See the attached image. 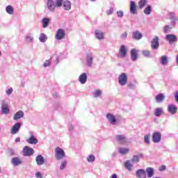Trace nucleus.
Here are the masks:
<instances>
[{
	"mask_svg": "<svg viewBox=\"0 0 178 178\" xmlns=\"http://www.w3.org/2000/svg\"><path fill=\"white\" fill-rule=\"evenodd\" d=\"M124 167L128 172H131L133 170V164H131V161L130 160H127L124 163Z\"/></svg>",
	"mask_w": 178,
	"mask_h": 178,
	"instance_id": "obj_31",
	"label": "nucleus"
},
{
	"mask_svg": "<svg viewBox=\"0 0 178 178\" xmlns=\"http://www.w3.org/2000/svg\"><path fill=\"white\" fill-rule=\"evenodd\" d=\"M124 15V13H123V11H122V10L117 11L118 17H120V19H122V17H123Z\"/></svg>",
	"mask_w": 178,
	"mask_h": 178,
	"instance_id": "obj_48",
	"label": "nucleus"
},
{
	"mask_svg": "<svg viewBox=\"0 0 178 178\" xmlns=\"http://www.w3.org/2000/svg\"><path fill=\"white\" fill-rule=\"evenodd\" d=\"M136 176L138 178H147V174L145 173V170L143 169H139L136 170Z\"/></svg>",
	"mask_w": 178,
	"mask_h": 178,
	"instance_id": "obj_21",
	"label": "nucleus"
},
{
	"mask_svg": "<svg viewBox=\"0 0 178 178\" xmlns=\"http://www.w3.org/2000/svg\"><path fill=\"white\" fill-rule=\"evenodd\" d=\"M165 40L171 45L177 42V35L175 34H168L165 35Z\"/></svg>",
	"mask_w": 178,
	"mask_h": 178,
	"instance_id": "obj_4",
	"label": "nucleus"
},
{
	"mask_svg": "<svg viewBox=\"0 0 178 178\" xmlns=\"http://www.w3.org/2000/svg\"><path fill=\"white\" fill-rule=\"evenodd\" d=\"M20 127H22V123H15L10 129L11 134H17V133H19V130H20Z\"/></svg>",
	"mask_w": 178,
	"mask_h": 178,
	"instance_id": "obj_12",
	"label": "nucleus"
},
{
	"mask_svg": "<svg viewBox=\"0 0 178 178\" xmlns=\"http://www.w3.org/2000/svg\"><path fill=\"white\" fill-rule=\"evenodd\" d=\"M30 134L31 136L29 138L26 139V143H28V144H32L33 145H35L38 143V139H37V138L34 136L33 132H30Z\"/></svg>",
	"mask_w": 178,
	"mask_h": 178,
	"instance_id": "obj_15",
	"label": "nucleus"
},
{
	"mask_svg": "<svg viewBox=\"0 0 178 178\" xmlns=\"http://www.w3.org/2000/svg\"><path fill=\"white\" fill-rule=\"evenodd\" d=\"M113 156H115V154H113Z\"/></svg>",
	"mask_w": 178,
	"mask_h": 178,
	"instance_id": "obj_64",
	"label": "nucleus"
},
{
	"mask_svg": "<svg viewBox=\"0 0 178 178\" xmlns=\"http://www.w3.org/2000/svg\"><path fill=\"white\" fill-rule=\"evenodd\" d=\"M39 40L40 42H45L47 41V35L44 33H40Z\"/></svg>",
	"mask_w": 178,
	"mask_h": 178,
	"instance_id": "obj_43",
	"label": "nucleus"
},
{
	"mask_svg": "<svg viewBox=\"0 0 178 178\" xmlns=\"http://www.w3.org/2000/svg\"><path fill=\"white\" fill-rule=\"evenodd\" d=\"M65 35H66L65 30L63 29H59L56 31L55 38H56L58 41H60V40H63V38H65Z\"/></svg>",
	"mask_w": 178,
	"mask_h": 178,
	"instance_id": "obj_8",
	"label": "nucleus"
},
{
	"mask_svg": "<svg viewBox=\"0 0 178 178\" xmlns=\"http://www.w3.org/2000/svg\"><path fill=\"white\" fill-rule=\"evenodd\" d=\"M160 63L163 65V66H166L168 63H169V60L168 59V56L164 55L162 56L160 58Z\"/></svg>",
	"mask_w": 178,
	"mask_h": 178,
	"instance_id": "obj_29",
	"label": "nucleus"
},
{
	"mask_svg": "<svg viewBox=\"0 0 178 178\" xmlns=\"http://www.w3.org/2000/svg\"><path fill=\"white\" fill-rule=\"evenodd\" d=\"M129 79H127V74L124 72L121 73L118 76V83L120 86H124L127 84Z\"/></svg>",
	"mask_w": 178,
	"mask_h": 178,
	"instance_id": "obj_3",
	"label": "nucleus"
},
{
	"mask_svg": "<svg viewBox=\"0 0 178 178\" xmlns=\"http://www.w3.org/2000/svg\"><path fill=\"white\" fill-rule=\"evenodd\" d=\"M102 95V90H96L93 92V97L94 98H98Z\"/></svg>",
	"mask_w": 178,
	"mask_h": 178,
	"instance_id": "obj_38",
	"label": "nucleus"
},
{
	"mask_svg": "<svg viewBox=\"0 0 178 178\" xmlns=\"http://www.w3.org/2000/svg\"><path fill=\"white\" fill-rule=\"evenodd\" d=\"M129 12L131 15H137V4L134 1H130Z\"/></svg>",
	"mask_w": 178,
	"mask_h": 178,
	"instance_id": "obj_13",
	"label": "nucleus"
},
{
	"mask_svg": "<svg viewBox=\"0 0 178 178\" xmlns=\"http://www.w3.org/2000/svg\"><path fill=\"white\" fill-rule=\"evenodd\" d=\"M151 48L154 51L159 49V38L158 36H154L151 42Z\"/></svg>",
	"mask_w": 178,
	"mask_h": 178,
	"instance_id": "obj_5",
	"label": "nucleus"
},
{
	"mask_svg": "<svg viewBox=\"0 0 178 178\" xmlns=\"http://www.w3.org/2000/svg\"><path fill=\"white\" fill-rule=\"evenodd\" d=\"M87 73H82L79 76V81L81 83V84H86L87 83Z\"/></svg>",
	"mask_w": 178,
	"mask_h": 178,
	"instance_id": "obj_24",
	"label": "nucleus"
},
{
	"mask_svg": "<svg viewBox=\"0 0 178 178\" xmlns=\"http://www.w3.org/2000/svg\"><path fill=\"white\" fill-rule=\"evenodd\" d=\"M129 88L134 89L136 88V85H134V83H129Z\"/></svg>",
	"mask_w": 178,
	"mask_h": 178,
	"instance_id": "obj_54",
	"label": "nucleus"
},
{
	"mask_svg": "<svg viewBox=\"0 0 178 178\" xmlns=\"http://www.w3.org/2000/svg\"><path fill=\"white\" fill-rule=\"evenodd\" d=\"M12 92H13V88H12L8 89V90L6 91V94L7 95H11Z\"/></svg>",
	"mask_w": 178,
	"mask_h": 178,
	"instance_id": "obj_50",
	"label": "nucleus"
},
{
	"mask_svg": "<svg viewBox=\"0 0 178 178\" xmlns=\"http://www.w3.org/2000/svg\"><path fill=\"white\" fill-rule=\"evenodd\" d=\"M51 63H52V58H49V60H46L44 63H43L44 67H49V66H51Z\"/></svg>",
	"mask_w": 178,
	"mask_h": 178,
	"instance_id": "obj_42",
	"label": "nucleus"
},
{
	"mask_svg": "<svg viewBox=\"0 0 178 178\" xmlns=\"http://www.w3.org/2000/svg\"><path fill=\"white\" fill-rule=\"evenodd\" d=\"M151 138V134H147L144 136V143L145 144H147V145H149V138Z\"/></svg>",
	"mask_w": 178,
	"mask_h": 178,
	"instance_id": "obj_39",
	"label": "nucleus"
},
{
	"mask_svg": "<svg viewBox=\"0 0 178 178\" xmlns=\"http://www.w3.org/2000/svg\"><path fill=\"white\" fill-rule=\"evenodd\" d=\"M49 20H51V19L49 18H47V17H44L42 19V27L44 29L47 28L48 24H49Z\"/></svg>",
	"mask_w": 178,
	"mask_h": 178,
	"instance_id": "obj_37",
	"label": "nucleus"
},
{
	"mask_svg": "<svg viewBox=\"0 0 178 178\" xmlns=\"http://www.w3.org/2000/svg\"><path fill=\"white\" fill-rule=\"evenodd\" d=\"M6 12L8 15H13V13H15V8H13V7L10 5L7 6L6 8Z\"/></svg>",
	"mask_w": 178,
	"mask_h": 178,
	"instance_id": "obj_35",
	"label": "nucleus"
},
{
	"mask_svg": "<svg viewBox=\"0 0 178 178\" xmlns=\"http://www.w3.org/2000/svg\"><path fill=\"white\" fill-rule=\"evenodd\" d=\"M120 38L121 40H126V38H127V32L122 33L120 35Z\"/></svg>",
	"mask_w": 178,
	"mask_h": 178,
	"instance_id": "obj_49",
	"label": "nucleus"
},
{
	"mask_svg": "<svg viewBox=\"0 0 178 178\" xmlns=\"http://www.w3.org/2000/svg\"><path fill=\"white\" fill-rule=\"evenodd\" d=\"M159 170H160V172H163V170H166V165H161L159 168Z\"/></svg>",
	"mask_w": 178,
	"mask_h": 178,
	"instance_id": "obj_53",
	"label": "nucleus"
},
{
	"mask_svg": "<svg viewBox=\"0 0 178 178\" xmlns=\"http://www.w3.org/2000/svg\"><path fill=\"white\" fill-rule=\"evenodd\" d=\"M115 139L120 144H126L127 143V138L124 135H116Z\"/></svg>",
	"mask_w": 178,
	"mask_h": 178,
	"instance_id": "obj_19",
	"label": "nucleus"
},
{
	"mask_svg": "<svg viewBox=\"0 0 178 178\" xmlns=\"http://www.w3.org/2000/svg\"><path fill=\"white\" fill-rule=\"evenodd\" d=\"M92 2H95L97 0H90Z\"/></svg>",
	"mask_w": 178,
	"mask_h": 178,
	"instance_id": "obj_62",
	"label": "nucleus"
},
{
	"mask_svg": "<svg viewBox=\"0 0 178 178\" xmlns=\"http://www.w3.org/2000/svg\"><path fill=\"white\" fill-rule=\"evenodd\" d=\"M152 13V6H151L150 5L147 6L143 10V13H145V15H149L150 13Z\"/></svg>",
	"mask_w": 178,
	"mask_h": 178,
	"instance_id": "obj_36",
	"label": "nucleus"
},
{
	"mask_svg": "<svg viewBox=\"0 0 178 178\" xmlns=\"http://www.w3.org/2000/svg\"><path fill=\"white\" fill-rule=\"evenodd\" d=\"M143 156L144 154L142 153H139L138 155H134L131 161L132 163H138V162H140V158H143Z\"/></svg>",
	"mask_w": 178,
	"mask_h": 178,
	"instance_id": "obj_23",
	"label": "nucleus"
},
{
	"mask_svg": "<svg viewBox=\"0 0 178 178\" xmlns=\"http://www.w3.org/2000/svg\"><path fill=\"white\" fill-rule=\"evenodd\" d=\"M63 9L65 10H70V9H72V3H70V1L69 0H66L63 2Z\"/></svg>",
	"mask_w": 178,
	"mask_h": 178,
	"instance_id": "obj_25",
	"label": "nucleus"
},
{
	"mask_svg": "<svg viewBox=\"0 0 178 178\" xmlns=\"http://www.w3.org/2000/svg\"><path fill=\"white\" fill-rule=\"evenodd\" d=\"M35 162L38 166H42V165L45 163V159H44V156H42V155L39 154L35 158Z\"/></svg>",
	"mask_w": 178,
	"mask_h": 178,
	"instance_id": "obj_20",
	"label": "nucleus"
},
{
	"mask_svg": "<svg viewBox=\"0 0 178 178\" xmlns=\"http://www.w3.org/2000/svg\"><path fill=\"white\" fill-rule=\"evenodd\" d=\"M15 143H20V138H15Z\"/></svg>",
	"mask_w": 178,
	"mask_h": 178,
	"instance_id": "obj_57",
	"label": "nucleus"
},
{
	"mask_svg": "<svg viewBox=\"0 0 178 178\" xmlns=\"http://www.w3.org/2000/svg\"><path fill=\"white\" fill-rule=\"evenodd\" d=\"M106 119L111 124L115 125L116 124V122H118V120H116V117L111 113L106 114Z\"/></svg>",
	"mask_w": 178,
	"mask_h": 178,
	"instance_id": "obj_11",
	"label": "nucleus"
},
{
	"mask_svg": "<svg viewBox=\"0 0 178 178\" xmlns=\"http://www.w3.org/2000/svg\"><path fill=\"white\" fill-rule=\"evenodd\" d=\"M110 178H118V175H116V174H113V175L110 177Z\"/></svg>",
	"mask_w": 178,
	"mask_h": 178,
	"instance_id": "obj_56",
	"label": "nucleus"
},
{
	"mask_svg": "<svg viewBox=\"0 0 178 178\" xmlns=\"http://www.w3.org/2000/svg\"><path fill=\"white\" fill-rule=\"evenodd\" d=\"M131 59L132 62H136L138 59V54H137V49H132L131 50Z\"/></svg>",
	"mask_w": 178,
	"mask_h": 178,
	"instance_id": "obj_22",
	"label": "nucleus"
},
{
	"mask_svg": "<svg viewBox=\"0 0 178 178\" xmlns=\"http://www.w3.org/2000/svg\"><path fill=\"white\" fill-rule=\"evenodd\" d=\"M9 105L6 102L3 101L1 103V113L3 115H8L9 113Z\"/></svg>",
	"mask_w": 178,
	"mask_h": 178,
	"instance_id": "obj_14",
	"label": "nucleus"
},
{
	"mask_svg": "<svg viewBox=\"0 0 178 178\" xmlns=\"http://www.w3.org/2000/svg\"><path fill=\"white\" fill-rule=\"evenodd\" d=\"M113 12H115V10L113 8L111 7L109 10H106V15L111 16V15H113Z\"/></svg>",
	"mask_w": 178,
	"mask_h": 178,
	"instance_id": "obj_47",
	"label": "nucleus"
},
{
	"mask_svg": "<svg viewBox=\"0 0 178 178\" xmlns=\"http://www.w3.org/2000/svg\"><path fill=\"white\" fill-rule=\"evenodd\" d=\"M95 35L97 40H104V33L99 30L95 31Z\"/></svg>",
	"mask_w": 178,
	"mask_h": 178,
	"instance_id": "obj_32",
	"label": "nucleus"
},
{
	"mask_svg": "<svg viewBox=\"0 0 178 178\" xmlns=\"http://www.w3.org/2000/svg\"><path fill=\"white\" fill-rule=\"evenodd\" d=\"M11 163L13 166H19V165H22V161L19 157H13L11 160Z\"/></svg>",
	"mask_w": 178,
	"mask_h": 178,
	"instance_id": "obj_28",
	"label": "nucleus"
},
{
	"mask_svg": "<svg viewBox=\"0 0 178 178\" xmlns=\"http://www.w3.org/2000/svg\"><path fill=\"white\" fill-rule=\"evenodd\" d=\"M175 99H176L177 102H178V93L175 94Z\"/></svg>",
	"mask_w": 178,
	"mask_h": 178,
	"instance_id": "obj_59",
	"label": "nucleus"
},
{
	"mask_svg": "<svg viewBox=\"0 0 178 178\" xmlns=\"http://www.w3.org/2000/svg\"><path fill=\"white\" fill-rule=\"evenodd\" d=\"M168 112L171 115H176L177 113V106L175 104H168Z\"/></svg>",
	"mask_w": 178,
	"mask_h": 178,
	"instance_id": "obj_17",
	"label": "nucleus"
},
{
	"mask_svg": "<svg viewBox=\"0 0 178 178\" xmlns=\"http://www.w3.org/2000/svg\"><path fill=\"white\" fill-rule=\"evenodd\" d=\"M54 156L57 161H60V159H63L66 156L65 154V150L63 149L58 147L55 149Z\"/></svg>",
	"mask_w": 178,
	"mask_h": 178,
	"instance_id": "obj_2",
	"label": "nucleus"
},
{
	"mask_svg": "<svg viewBox=\"0 0 178 178\" xmlns=\"http://www.w3.org/2000/svg\"><path fill=\"white\" fill-rule=\"evenodd\" d=\"M163 113V108H156L154 109V115L156 118L161 117Z\"/></svg>",
	"mask_w": 178,
	"mask_h": 178,
	"instance_id": "obj_27",
	"label": "nucleus"
},
{
	"mask_svg": "<svg viewBox=\"0 0 178 178\" xmlns=\"http://www.w3.org/2000/svg\"><path fill=\"white\" fill-rule=\"evenodd\" d=\"M94 60V54L92 53H88L86 56V63L89 67L92 66V62Z\"/></svg>",
	"mask_w": 178,
	"mask_h": 178,
	"instance_id": "obj_16",
	"label": "nucleus"
},
{
	"mask_svg": "<svg viewBox=\"0 0 178 178\" xmlns=\"http://www.w3.org/2000/svg\"><path fill=\"white\" fill-rule=\"evenodd\" d=\"M2 56V51H0V57Z\"/></svg>",
	"mask_w": 178,
	"mask_h": 178,
	"instance_id": "obj_61",
	"label": "nucleus"
},
{
	"mask_svg": "<svg viewBox=\"0 0 178 178\" xmlns=\"http://www.w3.org/2000/svg\"><path fill=\"white\" fill-rule=\"evenodd\" d=\"M53 97H54V98H56L58 97V93L57 92H54L53 94Z\"/></svg>",
	"mask_w": 178,
	"mask_h": 178,
	"instance_id": "obj_58",
	"label": "nucleus"
},
{
	"mask_svg": "<svg viewBox=\"0 0 178 178\" xmlns=\"http://www.w3.org/2000/svg\"><path fill=\"white\" fill-rule=\"evenodd\" d=\"M129 151L130 149L126 147H120L118 149L119 154L121 155H126L127 154H129Z\"/></svg>",
	"mask_w": 178,
	"mask_h": 178,
	"instance_id": "obj_33",
	"label": "nucleus"
},
{
	"mask_svg": "<svg viewBox=\"0 0 178 178\" xmlns=\"http://www.w3.org/2000/svg\"><path fill=\"white\" fill-rule=\"evenodd\" d=\"M63 3V0H47V8L49 12H55L56 8H60Z\"/></svg>",
	"mask_w": 178,
	"mask_h": 178,
	"instance_id": "obj_1",
	"label": "nucleus"
},
{
	"mask_svg": "<svg viewBox=\"0 0 178 178\" xmlns=\"http://www.w3.org/2000/svg\"><path fill=\"white\" fill-rule=\"evenodd\" d=\"M162 139V134L159 131H156L153 133L152 134V141L155 144H158V143H161V140Z\"/></svg>",
	"mask_w": 178,
	"mask_h": 178,
	"instance_id": "obj_6",
	"label": "nucleus"
},
{
	"mask_svg": "<svg viewBox=\"0 0 178 178\" xmlns=\"http://www.w3.org/2000/svg\"><path fill=\"white\" fill-rule=\"evenodd\" d=\"M177 66H178V55L177 56Z\"/></svg>",
	"mask_w": 178,
	"mask_h": 178,
	"instance_id": "obj_60",
	"label": "nucleus"
},
{
	"mask_svg": "<svg viewBox=\"0 0 178 178\" xmlns=\"http://www.w3.org/2000/svg\"><path fill=\"white\" fill-rule=\"evenodd\" d=\"M146 173L147 175V177H152L154 175V168H147L146 169Z\"/></svg>",
	"mask_w": 178,
	"mask_h": 178,
	"instance_id": "obj_34",
	"label": "nucleus"
},
{
	"mask_svg": "<svg viewBox=\"0 0 178 178\" xmlns=\"http://www.w3.org/2000/svg\"><path fill=\"white\" fill-rule=\"evenodd\" d=\"M155 99L158 104H161V102H163L165 99V95L163 93H160L156 96Z\"/></svg>",
	"mask_w": 178,
	"mask_h": 178,
	"instance_id": "obj_30",
	"label": "nucleus"
},
{
	"mask_svg": "<svg viewBox=\"0 0 178 178\" xmlns=\"http://www.w3.org/2000/svg\"><path fill=\"white\" fill-rule=\"evenodd\" d=\"M26 40L27 42H33L34 41V38L33 37V35L31 33H28L26 35Z\"/></svg>",
	"mask_w": 178,
	"mask_h": 178,
	"instance_id": "obj_41",
	"label": "nucleus"
},
{
	"mask_svg": "<svg viewBox=\"0 0 178 178\" xmlns=\"http://www.w3.org/2000/svg\"><path fill=\"white\" fill-rule=\"evenodd\" d=\"M66 165H67V161H63L60 166V170H63V169H65V168H66Z\"/></svg>",
	"mask_w": 178,
	"mask_h": 178,
	"instance_id": "obj_46",
	"label": "nucleus"
},
{
	"mask_svg": "<svg viewBox=\"0 0 178 178\" xmlns=\"http://www.w3.org/2000/svg\"><path fill=\"white\" fill-rule=\"evenodd\" d=\"M142 54L145 56V58H149V56L151 55V52L148 50H143L142 51Z\"/></svg>",
	"mask_w": 178,
	"mask_h": 178,
	"instance_id": "obj_45",
	"label": "nucleus"
},
{
	"mask_svg": "<svg viewBox=\"0 0 178 178\" xmlns=\"http://www.w3.org/2000/svg\"><path fill=\"white\" fill-rule=\"evenodd\" d=\"M24 116V112H23V111H17L13 119L16 121L19 120V119H22V118H23Z\"/></svg>",
	"mask_w": 178,
	"mask_h": 178,
	"instance_id": "obj_26",
	"label": "nucleus"
},
{
	"mask_svg": "<svg viewBox=\"0 0 178 178\" xmlns=\"http://www.w3.org/2000/svg\"><path fill=\"white\" fill-rule=\"evenodd\" d=\"M127 55V49H126V46L121 45L119 54L117 55L118 58H126Z\"/></svg>",
	"mask_w": 178,
	"mask_h": 178,
	"instance_id": "obj_9",
	"label": "nucleus"
},
{
	"mask_svg": "<svg viewBox=\"0 0 178 178\" xmlns=\"http://www.w3.org/2000/svg\"><path fill=\"white\" fill-rule=\"evenodd\" d=\"M87 161H88V162H94V161H95V156H94L92 154H90L87 157Z\"/></svg>",
	"mask_w": 178,
	"mask_h": 178,
	"instance_id": "obj_44",
	"label": "nucleus"
},
{
	"mask_svg": "<svg viewBox=\"0 0 178 178\" xmlns=\"http://www.w3.org/2000/svg\"><path fill=\"white\" fill-rule=\"evenodd\" d=\"M35 176L36 178H42V174H41V172H37Z\"/></svg>",
	"mask_w": 178,
	"mask_h": 178,
	"instance_id": "obj_52",
	"label": "nucleus"
},
{
	"mask_svg": "<svg viewBox=\"0 0 178 178\" xmlns=\"http://www.w3.org/2000/svg\"><path fill=\"white\" fill-rule=\"evenodd\" d=\"M132 38L136 41H140L143 38V33L140 31H135L132 32Z\"/></svg>",
	"mask_w": 178,
	"mask_h": 178,
	"instance_id": "obj_18",
	"label": "nucleus"
},
{
	"mask_svg": "<svg viewBox=\"0 0 178 178\" xmlns=\"http://www.w3.org/2000/svg\"><path fill=\"white\" fill-rule=\"evenodd\" d=\"M169 30H170V26H169V25H166L165 27H164V33H169Z\"/></svg>",
	"mask_w": 178,
	"mask_h": 178,
	"instance_id": "obj_51",
	"label": "nucleus"
},
{
	"mask_svg": "<svg viewBox=\"0 0 178 178\" xmlns=\"http://www.w3.org/2000/svg\"><path fill=\"white\" fill-rule=\"evenodd\" d=\"M22 152L24 156H31L34 154V149L29 146H25Z\"/></svg>",
	"mask_w": 178,
	"mask_h": 178,
	"instance_id": "obj_10",
	"label": "nucleus"
},
{
	"mask_svg": "<svg viewBox=\"0 0 178 178\" xmlns=\"http://www.w3.org/2000/svg\"><path fill=\"white\" fill-rule=\"evenodd\" d=\"M56 65H58V63H59V57L58 56H56Z\"/></svg>",
	"mask_w": 178,
	"mask_h": 178,
	"instance_id": "obj_55",
	"label": "nucleus"
},
{
	"mask_svg": "<svg viewBox=\"0 0 178 178\" xmlns=\"http://www.w3.org/2000/svg\"><path fill=\"white\" fill-rule=\"evenodd\" d=\"M168 16L171 26L175 27V26H176V22H178V17H176L175 12L169 13Z\"/></svg>",
	"mask_w": 178,
	"mask_h": 178,
	"instance_id": "obj_7",
	"label": "nucleus"
},
{
	"mask_svg": "<svg viewBox=\"0 0 178 178\" xmlns=\"http://www.w3.org/2000/svg\"><path fill=\"white\" fill-rule=\"evenodd\" d=\"M147 2H148L147 0H140L138 1V5H139L140 9H143V8H144V6H145V5H147Z\"/></svg>",
	"mask_w": 178,
	"mask_h": 178,
	"instance_id": "obj_40",
	"label": "nucleus"
},
{
	"mask_svg": "<svg viewBox=\"0 0 178 178\" xmlns=\"http://www.w3.org/2000/svg\"><path fill=\"white\" fill-rule=\"evenodd\" d=\"M22 87H24V83H22Z\"/></svg>",
	"mask_w": 178,
	"mask_h": 178,
	"instance_id": "obj_63",
	"label": "nucleus"
}]
</instances>
